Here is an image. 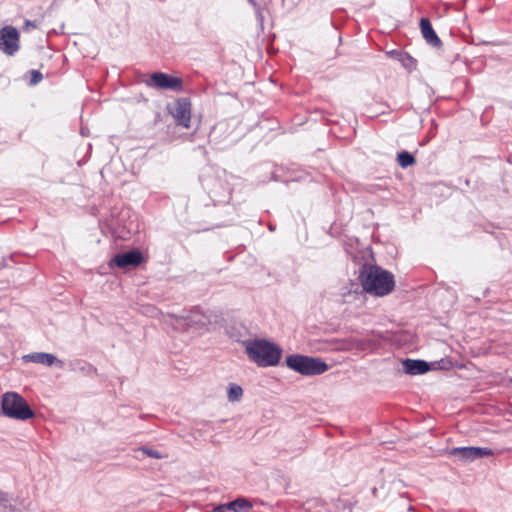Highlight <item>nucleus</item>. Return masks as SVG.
Returning <instances> with one entry per match:
<instances>
[{
  "label": "nucleus",
  "instance_id": "f257e3e1",
  "mask_svg": "<svg viewBox=\"0 0 512 512\" xmlns=\"http://www.w3.org/2000/svg\"><path fill=\"white\" fill-rule=\"evenodd\" d=\"M358 280L362 290L376 297H383L393 291L394 275L378 265L363 264L359 270Z\"/></svg>",
  "mask_w": 512,
  "mask_h": 512
},
{
  "label": "nucleus",
  "instance_id": "5701e85b",
  "mask_svg": "<svg viewBox=\"0 0 512 512\" xmlns=\"http://www.w3.org/2000/svg\"><path fill=\"white\" fill-rule=\"evenodd\" d=\"M2 414V409H0V415Z\"/></svg>",
  "mask_w": 512,
  "mask_h": 512
},
{
  "label": "nucleus",
  "instance_id": "0eeeda50",
  "mask_svg": "<svg viewBox=\"0 0 512 512\" xmlns=\"http://www.w3.org/2000/svg\"><path fill=\"white\" fill-rule=\"evenodd\" d=\"M19 48V32L17 29L13 26H5L0 29V50L12 56Z\"/></svg>",
  "mask_w": 512,
  "mask_h": 512
},
{
  "label": "nucleus",
  "instance_id": "2eb2a0df",
  "mask_svg": "<svg viewBox=\"0 0 512 512\" xmlns=\"http://www.w3.org/2000/svg\"><path fill=\"white\" fill-rule=\"evenodd\" d=\"M397 161L402 168H407L415 163V158L411 153L407 151H402L398 153Z\"/></svg>",
  "mask_w": 512,
  "mask_h": 512
},
{
  "label": "nucleus",
  "instance_id": "423d86ee",
  "mask_svg": "<svg viewBox=\"0 0 512 512\" xmlns=\"http://www.w3.org/2000/svg\"><path fill=\"white\" fill-rule=\"evenodd\" d=\"M169 112L175 119L177 125L184 128L190 127L191 121V101L189 98L183 97L177 99L169 108Z\"/></svg>",
  "mask_w": 512,
  "mask_h": 512
},
{
  "label": "nucleus",
  "instance_id": "9b49d317",
  "mask_svg": "<svg viewBox=\"0 0 512 512\" xmlns=\"http://www.w3.org/2000/svg\"><path fill=\"white\" fill-rule=\"evenodd\" d=\"M402 365L404 372L410 375H420L430 370L429 363L419 359H405Z\"/></svg>",
  "mask_w": 512,
  "mask_h": 512
},
{
  "label": "nucleus",
  "instance_id": "ddd939ff",
  "mask_svg": "<svg viewBox=\"0 0 512 512\" xmlns=\"http://www.w3.org/2000/svg\"><path fill=\"white\" fill-rule=\"evenodd\" d=\"M226 507L228 508V511L244 512L250 510L253 507V505L248 499L239 497L234 501L226 503Z\"/></svg>",
  "mask_w": 512,
  "mask_h": 512
},
{
  "label": "nucleus",
  "instance_id": "39448f33",
  "mask_svg": "<svg viewBox=\"0 0 512 512\" xmlns=\"http://www.w3.org/2000/svg\"><path fill=\"white\" fill-rule=\"evenodd\" d=\"M150 87L162 90H172L180 92L183 90V81L179 77L171 76L163 72H155L151 75L150 81L147 82Z\"/></svg>",
  "mask_w": 512,
  "mask_h": 512
},
{
  "label": "nucleus",
  "instance_id": "f3484780",
  "mask_svg": "<svg viewBox=\"0 0 512 512\" xmlns=\"http://www.w3.org/2000/svg\"><path fill=\"white\" fill-rule=\"evenodd\" d=\"M30 74H31L30 85L38 84L43 78L41 72L38 70H31Z\"/></svg>",
  "mask_w": 512,
  "mask_h": 512
},
{
  "label": "nucleus",
  "instance_id": "9d476101",
  "mask_svg": "<svg viewBox=\"0 0 512 512\" xmlns=\"http://www.w3.org/2000/svg\"><path fill=\"white\" fill-rule=\"evenodd\" d=\"M420 28L424 39L429 45L436 48H440L442 46V41L440 40L435 30L433 29L429 19L421 18Z\"/></svg>",
  "mask_w": 512,
  "mask_h": 512
},
{
  "label": "nucleus",
  "instance_id": "4be33fe9",
  "mask_svg": "<svg viewBox=\"0 0 512 512\" xmlns=\"http://www.w3.org/2000/svg\"><path fill=\"white\" fill-rule=\"evenodd\" d=\"M0 505H1L0 508H5V505H2L1 503H0ZM0 510L2 511V509H0Z\"/></svg>",
  "mask_w": 512,
  "mask_h": 512
},
{
  "label": "nucleus",
  "instance_id": "1a4fd4ad",
  "mask_svg": "<svg viewBox=\"0 0 512 512\" xmlns=\"http://www.w3.org/2000/svg\"><path fill=\"white\" fill-rule=\"evenodd\" d=\"M143 261V254L139 250H131L116 254L110 261V266L126 268L129 266L137 267Z\"/></svg>",
  "mask_w": 512,
  "mask_h": 512
},
{
  "label": "nucleus",
  "instance_id": "aec40b11",
  "mask_svg": "<svg viewBox=\"0 0 512 512\" xmlns=\"http://www.w3.org/2000/svg\"><path fill=\"white\" fill-rule=\"evenodd\" d=\"M248 2L255 8L257 13H260V5L256 2V0H248Z\"/></svg>",
  "mask_w": 512,
  "mask_h": 512
},
{
  "label": "nucleus",
  "instance_id": "6ab92c4d",
  "mask_svg": "<svg viewBox=\"0 0 512 512\" xmlns=\"http://www.w3.org/2000/svg\"><path fill=\"white\" fill-rule=\"evenodd\" d=\"M228 508L226 507V504H220L216 507H214L212 510L206 511V512H227Z\"/></svg>",
  "mask_w": 512,
  "mask_h": 512
},
{
  "label": "nucleus",
  "instance_id": "20e7f679",
  "mask_svg": "<svg viewBox=\"0 0 512 512\" xmlns=\"http://www.w3.org/2000/svg\"><path fill=\"white\" fill-rule=\"evenodd\" d=\"M1 409L4 416L16 420H28L35 415L27 401L16 392H6L3 394Z\"/></svg>",
  "mask_w": 512,
  "mask_h": 512
},
{
  "label": "nucleus",
  "instance_id": "7ed1b4c3",
  "mask_svg": "<svg viewBox=\"0 0 512 512\" xmlns=\"http://www.w3.org/2000/svg\"><path fill=\"white\" fill-rule=\"evenodd\" d=\"M285 361L288 368L303 376L321 375L329 369L328 364L319 357L291 354Z\"/></svg>",
  "mask_w": 512,
  "mask_h": 512
},
{
  "label": "nucleus",
  "instance_id": "412c9836",
  "mask_svg": "<svg viewBox=\"0 0 512 512\" xmlns=\"http://www.w3.org/2000/svg\"><path fill=\"white\" fill-rule=\"evenodd\" d=\"M405 58H406L407 60H411V59H412V58H411L409 55H407V54L405 55Z\"/></svg>",
  "mask_w": 512,
  "mask_h": 512
},
{
  "label": "nucleus",
  "instance_id": "6e6552de",
  "mask_svg": "<svg viewBox=\"0 0 512 512\" xmlns=\"http://www.w3.org/2000/svg\"><path fill=\"white\" fill-rule=\"evenodd\" d=\"M450 455L457 456L464 463L472 462L476 459L492 456L494 452L486 447H455L449 451Z\"/></svg>",
  "mask_w": 512,
  "mask_h": 512
},
{
  "label": "nucleus",
  "instance_id": "f03ea898",
  "mask_svg": "<svg viewBox=\"0 0 512 512\" xmlns=\"http://www.w3.org/2000/svg\"><path fill=\"white\" fill-rule=\"evenodd\" d=\"M245 353L258 367L276 366L282 356V349L267 339H253L244 342Z\"/></svg>",
  "mask_w": 512,
  "mask_h": 512
},
{
  "label": "nucleus",
  "instance_id": "dca6fc26",
  "mask_svg": "<svg viewBox=\"0 0 512 512\" xmlns=\"http://www.w3.org/2000/svg\"><path fill=\"white\" fill-rule=\"evenodd\" d=\"M140 451L143 454H145V455H147V456H149L151 458H155V459H161L162 458V455L160 454V452L157 451V450H154V449H150V448H147V447H141Z\"/></svg>",
  "mask_w": 512,
  "mask_h": 512
},
{
  "label": "nucleus",
  "instance_id": "f8f14e48",
  "mask_svg": "<svg viewBox=\"0 0 512 512\" xmlns=\"http://www.w3.org/2000/svg\"><path fill=\"white\" fill-rule=\"evenodd\" d=\"M23 359L26 362H33L38 364H43L46 366H52L56 363L62 364L60 360L56 358L53 354L44 353V352H35L28 355H25Z\"/></svg>",
  "mask_w": 512,
  "mask_h": 512
},
{
  "label": "nucleus",
  "instance_id": "a211bd4d",
  "mask_svg": "<svg viewBox=\"0 0 512 512\" xmlns=\"http://www.w3.org/2000/svg\"><path fill=\"white\" fill-rule=\"evenodd\" d=\"M37 27H38L37 21L26 20L24 23L23 29L28 32L31 29H36Z\"/></svg>",
  "mask_w": 512,
  "mask_h": 512
},
{
  "label": "nucleus",
  "instance_id": "4468645a",
  "mask_svg": "<svg viewBox=\"0 0 512 512\" xmlns=\"http://www.w3.org/2000/svg\"><path fill=\"white\" fill-rule=\"evenodd\" d=\"M243 396V389L240 385L230 383L227 388V398L230 402H238Z\"/></svg>",
  "mask_w": 512,
  "mask_h": 512
}]
</instances>
